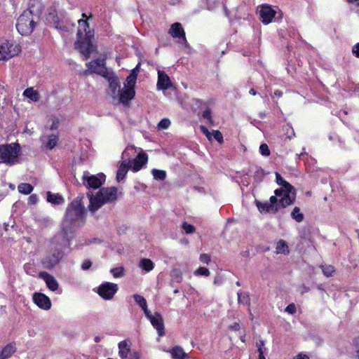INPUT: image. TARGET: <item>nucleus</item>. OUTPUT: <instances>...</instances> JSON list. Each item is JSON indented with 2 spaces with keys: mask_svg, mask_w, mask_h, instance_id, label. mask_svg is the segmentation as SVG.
Wrapping results in <instances>:
<instances>
[{
  "mask_svg": "<svg viewBox=\"0 0 359 359\" xmlns=\"http://www.w3.org/2000/svg\"><path fill=\"white\" fill-rule=\"evenodd\" d=\"M72 238L57 232L48 242L46 256L42 259L43 268L51 270L72 250Z\"/></svg>",
  "mask_w": 359,
  "mask_h": 359,
  "instance_id": "obj_1",
  "label": "nucleus"
},
{
  "mask_svg": "<svg viewBox=\"0 0 359 359\" xmlns=\"http://www.w3.org/2000/svg\"><path fill=\"white\" fill-rule=\"evenodd\" d=\"M85 208L81 200L74 199L67 206L59 233L71 238L74 237V228L84 222Z\"/></svg>",
  "mask_w": 359,
  "mask_h": 359,
  "instance_id": "obj_2",
  "label": "nucleus"
},
{
  "mask_svg": "<svg viewBox=\"0 0 359 359\" xmlns=\"http://www.w3.org/2000/svg\"><path fill=\"white\" fill-rule=\"evenodd\" d=\"M42 13L41 6L34 8L29 6L18 18L16 28L22 35L30 34L37 25L40 15Z\"/></svg>",
  "mask_w": 359,
  "mask_h": 359,
  "instance_id": "obj_3",
  "label": "nucleus"
},
{
  "mask_svg": "<svg viewBox=\"0 0 359 359\" xmlns=\"http://www.w3.org/2000/svg\"><path fill=\"white\" fill-rule=\"evenodd\" d=\"M118 189L116 187L101 188L94 196L92 193L87 194L90 204L88 210L92 212H95L105 203H114L117 200Z\"/></svg>",
  "mask_w": 359,
  "mask_h": 359,
  "instance_id": "obj_4",
  "label": "nucleus"
},
{
  "mask_svg": "<svg viewBox=\"0 0 359 359\" xmlns=\"http://www.w3.org/2000/svg\"><path fill=\"white\" fill-rule=\"evenodd\" d=\"M20 146L18 142L0 144V163L11 166L20 162Z\"/></svg>",
  "mask_w": 359,
  "mask_h": 359,
  "instance_id": "obj_5",
  "label": "nucleus"
},
{
  "mask_svg": "<svg viewBox=\"0 0 359 359\" xmlns=\"http://www.w3.org/2000/svg\"><path fill=\"white\" fill-rule=\"evenodd\" d=\"M20 52V48L18 44L10 43L7 40L0 41V60H8Z\"/></svg>",
  "mask_w": 359,
  "mask_h": 359,
  "instance_id": "obj_6",
  "label": "nucleus"
},
{
  "mask_svg": "<svg viewBox=\"0 0 359 359\" xmlns=\"http://www.w3.org/2000/svg\"><path fill=\"white\" fill-rule=\"evenodd\" d=\"M105 179L106 176L103 173L94 175L88 171L84 172L82 176L83 184L88 189L100 188L105 182Z\"/></svg>",
  "mask_w": 359,
  "mask_h": 359,
  "instance_id": "obj_7",
  "label": "nucleus"
},
{
  "mask_svg": "<svg viewBox=\"0 0 359 359\" xmlns=\"http://www.w3.org/2000/svg\"><path fill=\"white\" fill-rule=\"evenodd\" d=\"M75 49L83 56V60L90 57V54L95 50V48L88 38V36L84 39H79L74 43Z\"/></svg>",
  "mask_w": 359,
  "mask_h": 359,
  "instance_id": "obj_8",
  "label": "nucleus"
},
{
  "mask_svg": "<svg viewBox=\"0 0 359 359\" xmlns=\"http://www.w3.org/2000/svg\"><path fill=\"white\" fill-rule=\"evenodd\" d=\"M86 66L90 73L107 77V69L105 67V59L98 57L93 61L86 63Z\"/></svg>",
  "mask_w": 359,
  "mask_h": 359,
  "instance_id": "obj_9",
  "label": "nucleus"
},
{
  "mask_svg": "<svg viewBox=\"0 0 359 359\" xmlns=\"http://www.w3.org/2000/svg\"><path fill=\"white\" fill-rule=\"evenodd\" d=\"M117 290L116 284L107 282L99 286L97 293L103 299L109 300L113 298Z\"/></svg>",
  "mask_w": 359,
  "mask_h": 359,
  "instance_id": "obj_10",
  "label": "nucleus"
},
{
  "mask_svg": "<svg viewBox=\"0 0 359 359\" xmlns=\"http://www.w3.org/2000/svg\"><path fill=\"white\" fill-rule=\"evenodd\" d=\"M169 34L173 38L182 39V43L184 44L186 47L189 46L188 42L185 36L184 30L180 22H175L171 25L170 29H169Z\"/></svg>",
  "mask_w": 359,
  "mask_h": 359,
  "instance_id": "obj_11",
  "label": "nucleus"
},
{
  "mask_svg": "<svg viewBox=\"0 0 359 359\" xmlns=\"http://www.w3.org/2000/svg\"><path fill=\"white\" fill-rule=\"evenodd\" d=\"M33 302L40 309L49 310L51 308V302L48 296L41 292H35L32 297Z\"/></svg>",
  "mask_w": 359,
  "mask_h": 359,
  "instance_id": "obj_12",
  "label": "nucleus"
},
{
  "mask_svg": "<svg viewBox=\"0 0 359 359\" xmlns=\"http://www.w3.org/2000/svg\"><path fill=\"white\" fill-rule=\"evenodd\" d=\"M276 11L268 5L262 6L259 11V16L262 22L267 25L270 23L274 18Z\"/></svg>",
  "mask_w": 359,
  "mask_h": 359,
  "instance_id": "obj_13",
  "label": "nucleus"
},
{
  "mask_svg": "<svg viewBox=\"0 0 359 359\" xmlns=\"http://www.w3.org/2000/svg\"><path fill=\"white\" fill-rule=\"evenodd\" d=\"M39 277L43 279L51 291H55L59 287V284L55 277L46 271H41L39 273Z\"/></svg>",
  "mask_w": 359,
  "mask_h": 359,
  "instance_id": "obj_14",
  "label": "nucleus"
},
{
  "mask_svg": "<svg viewBox=\"0 0 359 359\" xmlns=\"http://www.w3.org/2000/svg\"><path fill=\"white\" fill-rule=\"evenodd\" d=\"M150 322L153 327L156 328V330L158 332V334L160 337L165 335V327H164V323L162 316L158 313L156 312L154 314V317L150 320Z\"/></svg>",
  "mask_w": 359,
  "mask_h": 359,
  "instance_id": "obj_15",
  "label": "nucleus"
},
{
  "mask_svg": "<svg viewBox=\"0 0 359 359\" xmlns=\"http://www.w3.org/2000/svg\"><path fill=\"white\" fill-rule=\"evenodd\" d=\"M172 86V83L170 77L163 72H158V81L156 87L158 90H166Z\"/></svg>",
  "mask_w": 359,
  "mask_h": 359,
  "instance_id": "obj_16",
  "label": "nucleus"
},
{
  "mask_svg": "<svg viewBox=\"0 0 359 359\" xmlns=\"http://www.w3.org/2000/svg\"><path fill=\"white\" fill-rule=\"evenodd\" d=\"M135 91L133 88H126L125 90H118V95L119 101L124 105H128V102L133 99Z\"/></svg>",
  "mask_w": 359,
  "mask_h": 359,
  "instance_id": "obj_17",
  "label": "nucleus"
},
{
  "mask_svg": "<svg viewBox=\"0 0 359 359\" xmlns=\"http://www.w3.org/2000/svg\"><path fill=\"white\" fill-rule=\"evenodd\" d=\"M296 198L295 189L285 191L283 196L279 200V205L280 208H286L288 205L293 204Z\"/></svg>",
  "mask_w": 359,
  "mask_h": 359,
  "instance_id": "obj_18",
  "label": "nucleus"
},
{
  "mask_svg": "<svg viewBox=\"0 0 359 359\" xmlns=\"http://www.w3.org/2000/svg\"><path fill=\"white\" fill-rule=\"evenodd\" d=\"M74 24L70 22L68 19H64L59 18V20L53 25V27L63 32H69L74 27Z\"/></svg>",
  "mask_w": 359,
  "mask_h": 359,
  "instance_id": "obj_19",
  "label": "nucleus"
},
{
  "mask_svg": "<svg viewBox=\"0 0 359 359\" xmlns=\"http://www.w3.org/2000/svg\"><path fill=\"white\" fill-rule=\"evenodd\" d=\"M147 161L148 156L146 154H139L133 161V170L139 171L147 163Z\"/></svg>",
  "mask_w": 359,
  "mask_h": 359,
  "instance_id": "obj_20",
  "label": "nucleus"
},
{
  "mask_svg": "<svg viewBox=\"0 0 359 359\" xmlns=\"http://www.w3.org/2000/svg\"><path fill=\"white\" fill-rule=\"evenodd\" d=\"M41 140L46 148L52 149L57 145L58 137L54 134H51L50 135L43 136Z\"/></svg>",
  "mask_w": 359,
  "mask_h": 359,
  "instance_id": "obj_21",
  "label": "nucleus"
},
{
  "mask_svg": "<svg viewBox=\"0 0 359 359\" xmlns=\"http://www.w3.org/2000/svg\"><path fill=\"white\" fill-rule=\"evenodd\" d=\"M255 204L258 210L260 212H269L276 214V209L273 208L274 206L269 204L268 201L261 202L259 201L255 200Z\"/></svg>",
  "mask_w": 359,
  "mask_h": 359,
  "instance_id": "obj_22",
  "label": "nucleus"
},
{
  "mask_svg": "<svg viewBox=\"0 0 359 359\" xmlns=\"http://www.w3.org/2000/svg\"><path fill=\"white\" fill-rule=\"evenodd\" d=\"M16 351L15 343H10L3 348L0 353V359H8Z\"/></svg>",
  "mask_w": 359,
  "mask_h": 359,
  "instance_id": "obj_23",
  "label": "nucleus"
},
{
  "mask_svg": "<svg viewBox=\"0 0 359 359\" xmlns=\"http://www.w3.org/2000/svg\"><path fill=\"white\" fill-rule=\"evenodd\" d=\"M109 89L111 90V96L115 97L118 95V90H121L120 82L118 78L112 76L109 78Z\"/></svg>",
  "mask_w": 359,
  "mask_h": 359,
  "instance_id": "obj_24",
  "label": "nucleus"
},
{
  "mask_svg": "<svg viewBox=\"0 0 359 359\" xmlns=\"http://www.w3.org/2000/svg\"><path fill=\"white\" fill-rule=\"evenodd\" d=\"M172 355L173 359H186L189 358V355L186 353L181 346H175L172 349L168 351Z\"/></svg>",
  "mask_w": 359,
  "mask_h": 359,
  "instance_id": "obj_25",
  "label": "nucleus"
},
{
  "mask_svg": "<svg viewBox=\"0 0 359 359\" xmlns=\"http://www.w3.org/2000/svg\"><path fill=\"white\" fill-rule=\"evenodd\" d=\"M59 18L55 8L50 7L48 9V12L46 15V21L48 24L53 26L59 20Z\"/></svg>",
  "mask_w": 359,
  "mask_h": 359,
  "instance_id": "obj_26",
  "label": "nucleus"
},
{
  "mask_svg": "<svg viewBox=\"0 0 359 359\" xmlns=\"http://www.w3.org/2000/svg\"><path fill=\"white\" fill-rule=\"evenodd\" d=\"M47 201L53 205H62L65 203V198L59 194H53L47 191Z\"/></svg>",
  "mask_w": 359,
  "mask_h": 359,
  "instance_id": "obj_27",
  "label": "nucleus"
},
{
  "mask_svg": "<svg viewBox=\"0 0 359 359\" xmlns=\"http://www.w3.org/2000/svg\"><path fill=\"white\" fill-rule=\"evenodd\" d=\"M128 165L126 163V161H123V163H121V164L120 165V166L117 170L116 180L118 182H121V180H123L125 178V177L128 172Z\"/></svg>",
  "mask_w": 359,
  "mask_h": 359,
  "instance_id": "obj_28",
  "label": "nucleus"
},
{
  "mask_svg": "<svg viewBox=\"0 0 359 359\" xmlns=\"http://www.w3.org/2000/svg\"><path fill=\"white\" fill-rule=\"evenodd\" d=\"M276 180L277 184L282 186L285 189V191H290V189L294 190V187L285 180V179L278 172H276Z\"/></svg>",
  "mask_w": 359,
  "mask_h": 359,
  "instance_id": "obj_29",
  "label": "nucleus"
},
{
  "mask_svg": "<svg viewBox=\"0 0 359 359\" xmlns=\"http://www.w3.org/2000/svg\"><path fill=\"white\" fill-rule=\"evenodd\" d=\"M79 28L77 31V37L79 39H82L83 32H86L88 28H89V25L87 22V20L81 19L78 20Z\"/></svg>",
  "mask_w": 359,
  "mask_h": 359,
  "instance_id": "obj_30",
  "label": "nucleus"
},
{
  "mask_svg": "<svg viewBox=\"0 0 359 359\" xmlns=\"http://www.w3.org/2000/svg\"><path fill=\"white\" fill-rule=\"evenodd\" d=\"M23 95L31 100L37 102L39 100V93L32 88H27L23 92Z\"/></svg>",
  "mask_w": 359,
  "mask_h": 359,
  "instance_id": "obj_31",
  "label": "nucleus"
},
{
  "mask_svg": "<svg viewBox=\"0 0 359 359\" xmlns=\"http://www.w3.org/2000/svg\"><path fill=\"white\" fill-rule=\"evenodd\" d=\"M139 266L147 272H149L154 269L153 262L147 258L142 259L140 262Z\"/></svg>",
  "mask_w": 359,
  "mask_h": 359,
  "instance_id": "obj_32",
  "label": "nucleus"
},
{
  "mask_svg": "<svg viewBox=\"0 0 359 359\" xmlns=\"http://www.w3.org/2000/svg\"><path fill=\"white\" fill-rule=\"evenodd\" d=\"M291 217L293 219H294L297 222H302L304 216L303 213L301 212L300 208L299 207H294L291 212Z\"/></svg>",
  "mask_w": 359,
  "mask_h": 359,
  "instance_id": "obj_33",
  "label": "nucleus"
},
{
  "mask_svg": "<svg viewBox=\"0 0 359 359\" xmlns=\"http://www.w3.org/2000/svg\"><path fill=\"white\" fill-rule=\"evenodd\" d=\"M237 297L238 304L250 305V297L248 293H243L241 290H239L237 292Z\"/></svg>",
  "mask_w": 359,
  "mask_h": 359,
  "instance_id": "obj_34",
  "label": "nucleus"
},
{
  "mask_svg": "<svg viewBox=\"0 0 359 359\" xmlns=\"http://www.w3.org/2000/svg\"><path fill=\"white\" fill-rule=\"evenodd\" d=\"M33 187L28 183H21L18 187L19 192L23 194H30L33 191Z\"/></svg>",
  "mask_w": 359,
  "mask_h": 359,
  "instance_id": "obj_35",
  "label": "nucleus"
},
{
  "mask_svg": "<svg viewBox=\"0 0 359 359\" xmlns=\"http://www.w3.org/2000/svg\"><path fill=\"white\" fill-rule=\"evenodd\" d=\"M288 246L286 243V242L283 240H280L277 243L276 245V252L277 253H281V254H285L286 252H288Z\"/></svg>",
  "mask_w": 359,
  "mask_h": 359,
  "instance_id": "obj_36",
  "label": "nucleus"
},
{
  "mask_svg": "<svg viewBox=\"0 0 359 359\" xmlns=\"http://www.w3.org/2000/svg\"><path fill=\"white\" fill-rule=\"evenodd\" d=\"M151 173L154 179L157 180L163 181L166 177V172L162 170L153 169Z\"/></svg>",
  "mask_w": 359,
  "mask_h": 359,
  "instance_id": "obj_37",
  "label": "nucleus"
},
{
  "mask_svg": "<svg viewBox=\"0 0 359 359\" xmlns=\"http://www.w3.org/2000/svg\"><path fill=\"white\" fill-rule=\"evenodd\" d=\"M170 276L172 280L177 283H180L182 280V273L180 269H173L170 272Z\"/></svg>",
  "mask_w": 359,
  "mask_h": 359,
  "instance_id": "obj_38",
  "label": "nucleus"
},
{
  "mask_svg": "<svg viewBox=\"0 0 359 359\" xmlns=\"http://www.w3.org/2000/svg\"><path fill=\"white\" fill-rule=\"evenodd\" d=\"M36 222L41 227H48L51 223L50 219L48 217H37Z\"/></svg>",
  "mask_w": 359,
  "mask_h": 359,
  "instance_id": "obj_39",
  "label": "nucleus"
},
{
  "mask_svg": "<svg viewBox=\"0 0 359 359\" xmlns=\"http://www.w3.org/2000/svg\"><path fill=\"white\" fill-rule=\"evenodd\" d=\"M133 299L135 302L142 308L145 309L147 306V300L145 298L140 294H133Z\"/></svg>",
  "mask_w": 359,
  "mask_h": 359,
  "instance_id": "obj_40",
  "label": "nucleus"
},
{
  "mask_svg": "<svg viewBox=\"0 0 359 359\" xmlns=\"http://www.w3.org/2000/svg\"><path fill=\"white\" fill-rule=\"evenodd\" d=\"M136 80H137L136 76H134V75H132L130 74L126 78L127 84H126V83L124 84L125 88H134V86L136 83Z\"/></svg>",
  "mask_w": 359,
  "mask_h": 359,
  "instance_id": "obj_41",
  "label": "nucleus"
},
{
  "mask_svg": "<svg viewBox=\"0 0 359 359\" xmlns=\"http://www.w3.org/2000/svg\"><path fill=\"white\" fill-rule=\"evenodd\" d=\"M110 272L114 278H121L124 276V269L122 266L113 268Z\"/></svg>",
  "mask_w": 359,
  "mask_h": 359,
  "instance_id": "obj_42",
  "label": "nucleus"
},
{
  "mask_svg": "<svg viewBox=\"0 0 359 359\" xmlns=\"http://www.w3.org/2000/svg\"><path fill=\"white\" fill-rule=\"evenodd\" d=\"M321 268H322L323 274L325 276H326L327 277L332 276L334 272V269L331 265L322 266Z\"/></svg>",
  "mask_w": 359,
  "mask_h": 359,
  "instance_id": "obj_43",
  "label": "nucleus"
},
{
  "mask_svg": "<svg viewBox=\"0 0 359 359\" xmlns=\"http://www.w3.org/2000/svg\"><path fill=\"white\" fill-rule=\"evenodd\" d=\"M182 227L184 231L189 234L193 233L196 230L195 227L192 224H188L186 222L182 223Z\"/></svg>",
  "mask_w": 359,
  "mask_h": 359,
  "instance_id": "obj_44",
  "label": "nucleus"
},
{
  "mask_svg": "<svg viewBox=\"0 0 359 359\" xmlns=\"http://www.w3.org/2000/svg\"><path fill=\"white\" fill-rule=\"evenodd\" d=\"M194 275L208 276H210V271L205 267H199L196 271H195Z\"/></svg>",
  "mask_w": 359,
  "mask_h": 359,
  "instance_id": "obj_45",
  "label": "nucleus"
},
{
  "mask_svg": "<svg viewBox=\"0 0 359 359\" xmlns=\"http://www.w3.org/2000/svg\"><path fill=\"white\" fill-rule=\"evenodd\" d=\"M269 204H271V205L274 206L273 208H276V212H278L280 209V205H279V201L278 200L277 196L276 195L271 196L269 198Z\"/></svg>",
  "mask_w": 359,
  "mask_h": 359,
  "instance_id": "obj_46",
  "label": "nucleus"
},
{
  "mask_svg": "<svg viewBox=\"0 0 359 359\" xmlns=\"http://www.w3.org/2000/svg\"><path fill=\"white\" fill-rule=\"evenodd\" d=\"M259 151L262 156H269L270 155V150L266 144L263 143L259 147Z\"/></svg>",
  "mask_w": 359,
  "mask_h": 359,
  "instance_id": "obj_47",
  "label": "nucleus"
},
{
  "mask_svg": "<svg viewBox=\"0 0 359 359\" xmlns=\"http://www.w3.org/2000/svg\"><path fill=\"white\" fill-rule=\"evenodd\" d=\"M170 125V121L168 118H163L158 124V127L162 129L168 128Z\"/></svg>",
  "mask_w": 359,
  "mask_h": 359,
  "instance_id": "obj_48",
  "label": "nucleus"
},
{
  "mask_svg": "<svg viewBox=\"0 0 359 359\" xmlns=\"http://www.w3.org/2000/svg\"><path fill=\"white\" fill-rule=\"evenodd\" d=\"M212 135L213 136L214 139H215L219 143L223 142V135L220 131L213 130Z\"/></svg>",
  "mask_w": 359,
  "mask_h": 359,
  "instance_id": "obj_49",
  "label": "nucleus"
},
{
  "mask_svg": "<svg viewBox=\"0 0 359 359\" xmlns=\"http://www.w3.org/2000/svg\"><path fill=\"white\" fill-rule=\"evenodd\" d=\"M202 117L208 121L209 123H212V118L211 116V110L210 109H206L202 113Z\"/></svg>",
  "mask_w": 359,
  "mask_h": 359,
  "instance_id": "obj_50",
  "label": "nucleus"
},
{
  "mask_svg": "<svg viewBox=\"0 0 359 359\" xmlns=\"http://www.w3.org/2000/svg\"><path fill=\"white\" fill-rule=\"evenodd\" d=\"M285 128L287 137L291 140L295 135L294 129L290 125H287Z\"/></svg>",
  "mask_w": 359,
  "mask_h": 359,
  "instance_id": "obj_51",
  "label": "nucleus"
},
{
  "mask_svg": "<svg viewBox=\"0 0 359 359\" xmlns=\"http://www.w3.org/2000/svg\"><path fill=\"white\" fill-rule=\"evenodd\" d=\"M200 128H201V132L207 137V138L209 140H212V133L208 130V129L204 126H201Z\"/></svg>",
  "mask_w": 359,
  "mask_h": 359,
  "instance_id": "obj_52",
  "label": "nucleus"
},
{
  "mask_svg": "<svg viewBox=\"0 0 359 359\" xmlns=\"http://www.w3.org/2000/svg\"><path fill=\"white\" fill-rule=\"evenodd\" d=\"M285 311L290 314L296 313L297 309L294 304H290L285 308Z\"/></svg>",
  "mask_w": 359,
  "mask_h": 359,
  "instance_id": "obj_53",
  "label": "nucleus"
},
{
  "mask_svg": "<svg viewBox=\"0 0 359 359\" xmlns=\"http://www.w3.org/2000/svg\"><path fill=\"white\" fill-rule=\"evenodd\" d=\"M38 201V196L36 194H32L28 198V204L34 205Z\"/></svg>",
  "mask_w": 359,
  "mask_h": 359,
  "instance_id": "obj_54",
  "label": "nucleus"
},
{
  "mask_svg": "<svg viewBox=\"0 0 359 359\" xmlns=\"http://www.w3.org/2000/svg\"><path fill=\"white\" fill-rule=\"evenodd\" d=\"M200 261L208 264L210 262V257L208 254H201L200 255Z\"/></svg>",
  "mask_w": 359,
  "mask_h": 359,
  "instance_id": "obj_55",
  "label": "nucleus"
},
{
  "mask_svg": "<svg viewBox=\"0 0 359 359\" xmlns=\"http://www.w3.org/2000/svg\"><path fill=\"white\" fill-rule=\"evenodd\" d=\"M92 266V262L89 259H86L81 265V269L84 271L88 270Z\"/></svg>",
  "mask_w": 359,
  "mask_h": 359,
  "instance_id": "obj_56",
  "label": "nucleus"
},
{
  "mask_svg": "<svg viewBox=\"0 0 359 359\" xmlns=\"http://www.w3.org/2000/svg\"><path fill=\"white\" fill-rule=\"evenodd\" d=\"M352 53L355 57H359V43L353 46Z\"/></svg>",
  "mask_w": 359,
  "mask_h": 359,
  "instance_id": "obj_57",
  "label": "nucleus"
},
{
  "mask_svg": "<svg viewBox=\"0 0 359 359\" xmlns=\"http://www.w3.org/2000/svg\"><path fill=\"white\" fill-rule=\"evenodd\" d=\"M130 353V349H123L121 351H119V355L122 359H126L128 357V353Z\"/></svg>",
  "mask_w": 359,
  "mask_h": 359,
  "instance_id": "obj_58",
  "label": "nucleus"
},
{
  "mask_svg": "<svg viewBox=\"0 0 359 359\" xmlns=\"http://www.w3.org/2000/svg\"><path fill=\"white\" fill-rule=\"evenodd\" d=\"M140 69V63L139 62L136 67L131 70L130 74L137 76V74Z\"/></svg>",
  "mask_w": 359,
  "mask_h": 359,
  "instance_id": "obj_59",
  "label": "nucleus"
},
{
  "mask_svg": "<svg viewBox=\"0 0 359 359\" xmlns=\"http://www.w3.org/2000/svg\"><path fill=\"white\" fill-rule=\"evenodd\" d=\"M275 193V195L278 197V196H283L284 194L285 193V189L283 187L280 188V189H277L275 190L274 191Z\"/></svg>",
  "mask_w": 359,
  "mask_h": 359,
  "instance_id": "obj_60",
  "label": "nucleus"
},
{
  "mask_svg": "<svg viewBox=\"0 0 359 359\" xmlns=\"http://www.w3.org/2000/svg\"><path fill=\"white\" fill-rule=\"evenodd\" d=\"M142 309L143 310L146 317L149 320H151L154 317V315H152L151 311L148 309L147 306L145 307V309Z\"/></svg>",
  "mask_w": 359,
  "mask_h": 359,
  "instance_id": "obj_61",
  "label": "nucleus"
},
{
  "mask_svg": "<svg viewBox=\"0 0 359 359\" xmlns=\"http://www.w3.org/2000/svg\"><path fill=\"white\" fill-rule=\"evenodd\" d=\"M118 348H119V351H121L123 349H126V350L129 349L128 348V344L126 341H122L119 342Z\"/></svg>",
  "mask_w": 359,
  "mask_h": 359,
  "instance_id": "obj_62",
  "label": "nucleus"
},
{
  "mask_svg": "<svg viewBox=\"0 0 359 359\" xmlns=\"http://www.w3.org/2000/svg\"><path fill=\"white\" fill-rule=\"evenodd\" d=\"M240 328V325L238 323H234L233 325L229 326V329L234 331H238Z\"/></svg>",
  "mask_w": 359,
  "mask_h": 359,
  "instance_id": "obj_63",
  "label": "nucleus"
},
{
  "mask_svg": "<svg viewBox=\"0 0 359 359\" xmlns=\"http://www.w3.org/2000/svg\"><path fill=\"white\" fill-rule=\"evenodd\" d=\"M353 344L355 348V351H359V336L354 338L353 339Z\"/></svg>",
  "mask_w": 359,
  "mask_h": 359,
  "instance_id": "obj_64",
  "label": "nucleus"
}]
</instances>
